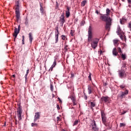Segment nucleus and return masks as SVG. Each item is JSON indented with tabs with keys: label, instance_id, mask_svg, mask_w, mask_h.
<instances>
[{
	"label": "nucleus",
	"instance_id": "obj_1",
	"mask_svg": "<svg viewBox=\"0 0 131 131\" xmlns=\"http://www.w3.org/2000/svg\"><path fill=\"white\" fill-rule=\"evenodd\" d=\"M99 40L100 39L98 38H94L93 39V29L92 28V26H90L88 29V42H91V41H92L91 43L92 49H94V50L96 49L98 47V43H99Z\"/></svg>",
	"mask_w": 131,
	"mask_h": 131
},
{
	"label": "nucleus",
	"instance_id": "obj_2",
	"mask_svg": "<svg viewBox=\"0 0 131 131\" xmlns=\"http://www.w3.org/2000/svg\"><path fill=\"white\" fill-rule=\"evenodd\" d=\"M112 54L114 57L119 56L118 58H121L123 61L126 59V55L125 53L122 54V50L120 47L114 48L112 51Z\"/></svg>",
	"mask_w": 131,
	"mask_h": 131
},
{
	"label": "nucleus",
	"instance_id": "obj_3",
	"mask_svg": "<svg viewBox=\"0 0 131 131\" xmlns=\"http://www.w3.org/2000/svg\"><path fill=\"white\" fill-rule=\"evenodd\" d=\"M118 74L120 78H123V77L126 76V62H123L121 70L118 71Z\"/></svg>",
	"mask_w": 131,
	"mask_h": 131
},
{
	"label": "nucleus",
	"instance_id": "obj_4",
	"mask_svg": "<svg viewBox=\"0 0 131 131\" xmlns=\"http://www.w3.org/2000/svg\"><path fill=\"white\" fill-rule=\"evenodd\" d=\"M15 14L16 21L19 22V20H20V3L19 1H15Z\"/></svg>",
	"mask_w": 131,
	"mask_h": 131
},
{
	"label": "nucleus",
	"instance_id": "obj_5",
	"mask_svg": "<svg viewBox=\"0 0 131 131\" xmlns=\"http://www.w3.org/2000/svg\"><path fill=\"white\" fill-rule=\"evenodd\" d=\"M23 112V110L21 108V106H19L17 108V118L20 121V120H22V113Z\"/></svg>",
	"mask_w": 131,
	"mask_h": 131
},
{
	"label": "nucleus",
	"instance_id": "obj_6",
	"mask_svg": "<svg viewBox=\"0 0 131 131\" xmlns=\"http://www.w3.org/2000/svg\"><path fill=\"white\" fill-rule=\"evenodd\" d=\"M100 112L102 123L103 124H106V123L107 122V117H106V114L103 110H101Z\"/></svg>",
	"mask_w": 131,
	"mask_h": 131
},
{
	"label": "nucleus",
	"instance_id": "obj_7",
	"mask_svg": "<svg viewBox=\"0 0 131 131\" xmlns=\"http://www.w3.org/2000/svg\"><path fill=\"white\" fill-rule=\"evenodd\" d=\"M90 127L91 128V131L98 130V126H97V124H96V121H95V120H93L91 121Z\"/></svg>",
	"mask_w": 131,
	"mask_h": 131
},
{
	"label": "nucleus",
	"instance_id": "obj_8",
	"mask_svg": "<svg viewBox=\"0 0 131 131\" xmlns=\"http://www.w3.org/2000/svg\"><path fill=\"white\" fill-rule=\"evenodd\" d=\"M100 19H101L102 21H104V22H107L108 21H112V19H111V17H110V16H108V15L106 14L101 15Z\"/></svg>",
	"mask_w": 131,
	"mask_h": 131
},
{
	"label": "nucleus",
	"instance_id": "obj_9",
	"mask_svg": "<svg viewBox=\"0 0 131 131\" xmlns=\"http://www.w3.org/2000/svg\"><path fill=\"white\" fill-rule=\"evenodd\" d=\"M69 99H71L73 102V106H75V105L77 104V101H76V97H75V95L74 94H72L71 95L69 96Z\"/></svg>",
	"mask_w": 131,
	"mask_h": 131
},
{
	"label": "nucleus",
	"instance_id": "obj_10",
	"mask_svg": "<svg viewBox=\"0 0 131 131\" xmlns=\"http://www.w3.org/2000/svg\"><path fill=\"white\" fill-rule=\"evenodd\" d=\"M101 100L102 102L104 103L105 104L110 103V98L108 96H102Z\"/></svg>",
	"mask_w": 131,
	"mask_h": 131
},
{
	"label": "nucleus",
	"instance_id": "obj_11",
	"mask_svg": "<svg viewBox=\"0 0 131 131\" xmlns=\"http://www.w3.org/2000/svg\"><path fill=\"white\" fill-rule=\"evenodd\" d=\"M126 95H128V90H125L124 92H121V94H119L118 97V98H121V99H122L123 98H125Z\"/></svg>",
	"mask_w": 131,
	"mask_h": 131
},
{
	"label": "nucleus",
	"instance_id": "obj_12",
	"mask_svg": "<svg viewBox=\"0 0 131 131\" xmlns=\"http://www.w3.org/2000/svg\"><path fill=\"white\" fill-rule=\"evenodd\" d=\"M59 22L61 26H63V25H64V23L65 22V17L64 16V13H62L60 15L59 17Z\"/></svg>",
	"mask_w": 131,
	"mask_h": 131
},
{
	"label": "nucleus",
	"instance_id": "obj_13",
	"mask_svg": "<svg viewBox=\"0 0 131 131\" xmlns=\"http://www.w3.org/2000/svg\"><path fill=\"white\" fill-rule=\"evenodd\" d=\"M19 32H20V26H18V29L15 28L14 29V32L13 34V36H14L15 38L18 36V34H19Z\"/></svg>",
	"mask_w": 131,
	"mask_h": 131
},
{
	"label": "nucleus",
	"instance_id": "obj_14",
	"mask_svg": "<svg viewBox=\"0 0 131 131\" xmlns=\"http://www.w3.org/2000/svg\"><path fill=\"white\" fill-rule=\"evenodd\" d=\"M88 91L89 95H91V94H94V88H93L91 85H88Z\"/></svg>",
	"mask_w": 131,
	"mask_h": 131
},
{
	"label": "nucleus",
	"instance_id": "obj_15",
	"mask_svg": "<svg viewBox=\"0 0 131 131\" xmlns=\"http://www.w3.org/2000/svg\"><path fill=\"white\" fill-rule=\"evenodd\" d=\"M40 118V114L39 113H36L34 118V122H36V121L38 120Z\"/></svg>",
	"mask_w": 131,
	"mask_h": 131
},
{
	"label": "nucleus",
	"instance_id": "obj_16",
	"mask_svg": "<svg viewBox=\"0 0 131 131\" xmlns=\"http://www.w3.org/2000/svg\"><path fill=\"white\" fill-rule=\"evenodd\" d=\"M111 26V21H106L105 29L106 30H110V27Z\"/></svg>",
	"mask_w": 131,
	"mask_h": 131
},
{
	"label": "nucleus",
	"instance_id": "obj_17",
	"mask_svg": "<svg viewBox=\"0 0 131 131\" xmlns=\"http://www.w3.org/2000/svg\"><path fill=\"white\" fill-rule=\"evenodd\" d=\"M70 7H67V10L66 11V18H69L70 16Z\"/></svg>",
	"mask_w": 131,
	"mask_h": 131
},
{
	"label": "nucleus",
	"instance_id": "obj_18",
	"mask_svg": "<svg viewBox=\"0 0 131 131\" xmlns=\"http://www.w3.org/2000/svg\"><path fill=\"white\" fill-rule=\"evenodd\" d=\"M117 34L119 35V34H121L122 33V31H121V29H120V27L119 26L117 27V30L116 31Z\"/></svg>",
	"mask_w": 131,
	"mask_h": 131
},
{
	"label": "nucleus",
	"instance_id": "obj_19",
	"mask_svg": "<svg viewBox=\"0 0 131 131\" xmlns=\"http://www.w3.org/2000/svg\"><path fill=\"white\" fill-rule=\"evenodd\" d=\"M29 38L30 40V43H32V40H33V37H32V33H29Z\"/></svg>",
	"mask_w": 131,
	"mask_h": 131
},
{
	"label": "nucleus",
	"instance_id": "obj_20",
	"mask_svg": "<svg viewBox=\"0 0 131 131\" xmlns=\"http://www.w3.org/2000/svg\"><path fill=\"white\" fill-rule=\"evenodd\" d=\"M118 41H119L118 39L113 40V43L115 47H118Z\"/></svg>",
	"mask_w": 131,
	"mask_h": 131
},
{
	"label": "nucleus",
	"instance_id": "obj_21",
	"mask_svg": "<svg viewBox=\"0 0 131 131\" xmlns=\"http://www.w3.org/2000/svg\"><path fill=\"white\" fill-rule=\"evenodd\" d=\"M110 13H111V10L109 8L106 9V14L107 16H110Z\"/></svg>",
	"mask_w": 131,
	"mask_h": 131
},
{
	"label": "nucleus",
	"instance_id": "obj_22",
	"mask_svg": "<svg viewBox=\"0 0 131 131\" xmlns=\"http://www.w3.org/2000/svg\"><path fill=\"white\" fill-rule=\"evenodd\" d=\"M90 104H91V108L93 110V108H94V107H96V103H95L94 102H91Z\"/></svg>",
	"mask_w": 131,
	"mask_h": 131
},
{
	"label": "nucleus",
	"instance_id": "obj_23",
	"mask_svg": "<svg viewBox=\"0 0 131 131\" xmlns=\"http://www.w3.org/2000/svg\"><path fill=\"white\" fill-rule=\"evenodd\" d=\"M29 73V69L27 70L26 74L25 76V78L26 81L27 80V76H28Z\"/></svg>",
	"mask_w": 131,
	"mask_h": 131
},
{
	"label": "nucleus",
	"instance_id": "obj_24",
	"mask_svg": "<svg viewBox=\"0 0 131 131\" xmlns=\"http://www.w3.org/2000/svg\"><path fill=\"white\" fill-rule=\"evenodd\" d=\"M55 35H59V27H55Z\"/></svg>",
	"mask_w": 131,
	"mask_h": 131
},
{
	"label": "nucleus",
	"instance_id": "obj_25",
	"mask_svg": "<svg viewBox=\"0 0 131 131\" xmlns=\"http://www.w3.org/2000/svg\"><path fill=\"white\" fill-rule=\"evenodd\" d=\"M56 65H57V59H55L54 62H53V64L52 65V67H54L55 68V67H56Z\"/></svg>",
	"mask_w": 131,
	"mask_h": 131
},
{
	"label": "nucleus",
	"instance_id": "obj_26",
	"mask_svg": "<svg viewBox=\"0 0 131 131\" xmlns=\"http://www.w3.org/2000/svg\"><path fill=\"white\" fill-rule=\"evenodd\" d=\"M40 12L42 14V13H43V12H45V10L43 9V8L42 7V6H41V5L40 4Z\"/></svg>",
	"mask_w": 131,
	"mask_h": 131
},
{
	"label": "nucleus",
	"instance_id": "obj_27",
	"mask_svg": "<svg viewBox=\"0 0 131 131\" xmlns=\"http://www.w3.org/2000/svg\"><path fill=\"white\" fill-rule=\"evenodd\" d=\"M75 33V30H71L70 34L71 36H73L74 34Z\"/></svg>",
	"mask_w": 131,
	"mask_h": 131
},
{
	"label": "nucleus",
	"instance_id": "obj_28",
	"mask_svg": "<svg viewBox=\"0 0 131 131\" xmlns=\"http://www.w3.org/2000/svg\"><path fill=\"white\" fill-rule=\"evenodd\" d=\"M55 43H57L58 42V38H59V35H55Z\"/></svg>",
	"mask_w": 131,
	"mask_h": 131
},
{
	"label": "nucleus",
	"instance_id": "obj_29",
	"mask_svg": "<svg viewBox=\"0 0 131 131\" xmlns=\"http://www.w3.org/2000/svg\"><path fill=\"white\" fill-rule=\"evenodd\" d=\"M105 126L107 127V128H109L110 129L111 128V125H110V123H105V124H104Z\"/></svg>",
	"mask_w": 131,
	"mask_h": 131
},
{
	"label": "nucleus",
	"instance_id": "obj_30",
	"mask_svg": "<svg viewBox=\"0 0 131 131\" xmlns=\"http://www.w3.org/2000/svg\"><path fill=\"white\" fill-rule=\"evenodd\" d=\"M78 124V120H75L74 122V123L73 124V126H75V125H77Z\"/></svg>",
	"mask_w": 131,
	"mask_h": 131
},
{
	"label": "nucleus",
	"instance_id": "obj_31",
	"mask_svg": "<svg viewBox=\"0 0 131 131\" xmlns=\"http://www.w3.org/2000/svg\"><path fill=\"white\" fill-rule=\"evenodd\" d=\"M85 4H86V1H83L81 2V6L82 7H84L85 6Z\"/></svg>",
	"mask_w": 131,
	"mask_h": 131
},
{
	"label": "nucleus",
	"instance_id": "obj_32",
	"mask_svg": "<svg viewBox=\"0 0 131 131\" xmlns=\"http://www.w3.org/2000/svg\"><path fill=\"white\" fill-rule=\"evenodd\" d=\"M119 86L120 89H121L122 90H125V85L122 84V85H120Z\"/></svg>",
	"mask_w": 131,
	"mask_h": 131
},
{
	"label": "nucleus",
	"instance_id": "obj_33",
	"mask_svg": "<svg viewBox=\"0 0 131 131\" xmlns=\"http://www.w3.org/2000/svg\"><path fill=\"white\" fill-rule=\"evenodd\" d=\"M124 126H125V123H120V126H119L120 127H122Z\"/></svg>",
	"mask_w": 131,
	"mask_h": 131
},
{
	"label": "nucleus",
	"instance_id": "obj_34",
	"mask_svg": "<svg viewBox=\"0 0 131 131\" xmlns=\"http://www.w3.org/2000/svg\"><path fill=\"white\" fill-rule=\"evenodd\" d=\"M88 79L92 81V74L90 73L89 76H88Z\"/></svg>",
	"mask_w": 131,
	"mask_h": 131
},
{
	"label": "nucleus",
	"instance_id": "obj_35",
	"mask_svg": "<svg viewBox=\"0 0 131 131\" xmlns=\"http://www.w3.org/2000/svg\"><path fill=\"white\" fill-rule=\"evenodd\" d=\"M25 25H28V19L27 18L25 19Z\"/></svg>",
	"mask_w": 131,
	"mask_h": 131
},
{
	"label": "nucleus",
	"instance_id": "obj_36",
	"mask_svg": "<svg viewBox=\"0 0 131 131\" xmlns=\"http://www.w3.org/2000/svg\"><path fill=\"white\" fill-rule=\"evenodd\" d=\"M119 35H120V37L121 39L123 40V35L122 34V33L121 34H119Z\"/></svg>",
	"mask_w": 131,
	"mask_h": 131
},
{
	"label": "nucleus",
	"instance_id": "obj_37",
	"mask_svg": "<svg viewBox=\"0 0 131 131\" xmlns=\"http://www.w3.org/2000/svg\"><path fill=\"white\" fill-rule=\"evenodd\" d=\"M61 39H62V40H65V39H66V36H65V35H61Z\"/></svg>",
	"mask_w": 131,
	"mask_h": 131
},
{
	"label": "nucleus",
	"instance_id": "obj_38",
	"mask_svg": "<svg viewBox=\"0 0 131 131\" xmlns=\"http://www.w3.org/2000/svg\"><path fill=\"white\" fill-rule=\"evenodd\" d=\"M84 23H85L84 20L81 21V23H80V26H83V25H84Z\"/></svg>",
	"mask_w": 131,
	"mask_h": 131
},
{
	"label": "nucleus",
	"instance_id": "obj_39",
	"mask_svg": "<svg viewBox=\"0 0 131 131\" xmlns=\"http://www.w3.org/2000/svg\"><path fill=\"white\" fill-rule=\"evenodd\" d=\"M128 27L129 28L130 31H131V21L128 23Z\"/></svg>",
	"mask_w": 131,
	"mask_h": 131
},
{
	"label": "nucleus",
	"instance_id": "obj_40",
	"mask_svg": "<svg viewBox=\"0 0 131 131\" xmlns=\"http://www.w3.org/2000/svg\"><path fill=\"white\" fill-rule=\"evenodd\" d=\"M50 90L52 92H53V91H54V87L53 86V85H52V84L50 85Z\"/></svg>",
	"mask_w": 131,
	"mask_h": 131
},
{
	"label": "nucleus",
	"instance_id": "obj_41",
	"mask_svg": "<svg viewBox=\"0 0 131 131\" xmlns=\"http://www.w3.org/2000/svg\"><path fill=\"white\" fill-rule=\"evenodd\" d=\"M22 38H23V39H22V43H23V45H24V39L25 38V37L24 36V35H23L22 36Z\"/></svg>",
	"mask_w": 131,
	"mask_h": 131
},
{
	"label": "nucleus",
	"instance_id": "obj_42",
	"mask_svg": "<svg viewBox=\"0 0 131 131\" xmlns=\"http://www.w3.org/2000/svg\"><path fill=\"white\" fill-rule=\"evenodd\" d=\"M31 126H37V124L32 123Z\"/></svg>",
	"mask_w": 131,
	"mask_h": 131
},
{
	"label": "nucleus",
	"instance_id": "obj_43",
	"mask_svg": "<svg viewBox=\"0 0 131 131\" xmlns=\"http://www.w3.org/2000/svg\"><path fill=\"white\" fill-rule=\"evenodd\" d=\"M84 99L85 100H88V96H86V95L85 94V93H84Z\"/></svg>",
	"mask_w": 131,
	"mask_h": 131
},
{
	"label": "nucleus",
	"instance_id": "obj_44",
	"mask_svg": "<svg viewBox=\"0 0 131 131\" xmlns=\"http://www.w3.org/2000/svg\"><path fill=\"white\" fill-rule=\"evenodd\" d=\"M64 49H65V50H66V51H68V46L66 45L64 47Z\"/></svg>",
	"mask_w": 131,
	"mask_h": 131
},
{
	"label": "nucleus",
	"instance_id": "obj_45",
	"mask_svg": "<svg viewBox=\"0 0 131 131\" xmlns=\"http://www.w3.org/2000/svg\"><path fill=\"white\" fill-rule=\"evenodd\" d=\"M102 53H103V51H102L101 50H100V51H98V53L100 55H102Z\"/></svg>",
	"mask_w": 131,
	"mask_h": 131
},
{
	"label": "nucleus",
	"instance_id": "obj_46",
	"mask_svg": "<svg viewBox=\"0 0 131 131\" xmlns=\"http://www.w3.org/2000/svg\"><path fill=\"white\" fill-rule=\"evenodd\" d=\"M11 77H12V78L15 79L16 78V75H15V74L12 75L11 76Z\"/></svg>",
	"mask_w": 131,
	"mask_h": 131
},
{
	"label": "nucleus",
	"instance_id": "obj_47",
	"mask_svg": "<svg viewBox=\"0 0 131 131\" xmlns=\"http://www.w3.org/2000/svg\"><path fill=\"white\" fill-rule=\"evenodd\" d=\"M56 107L58 110H60V106H59V104L56 105Z\"/></svg>",
	"mask_w": 131,
	"mask_h": 131
},
{
	"label": "nucleus",
	"instance_id": "obj_48",
	"mask_svg": "<svg viewBox=\"0 0 131 131\" xmlns=\"http://www.w3.org/2000/svg\"><path fill=\"white\" fill-rule=\"evenodd\" d=\"M61 120V119L59 117H57V121H60Z\"/></svg>",
	"mask_w": 131,
	"mask_h": 131
},
{
	"label": "nucleus",
	"instance_id": "obj_49",
	"mask_svg": "<svg viewBox=\"0 0 131 131\" xmlns=\"http://www.w3.org/2000/svg\"><path fill=\"white\" fill-rule=\"evenodd\" d=\"M57 99L59 103H62V100H61V99H60V98L58 97Z\"/></svg>",
	"mask_w": 131,
	"mask_h": 131
},
{
	"label": "nucleus",
	"instance_id": "obj_50",
	"mask_svg": "<svg viewBox=\"0 0 131 131\" xmlns=\"http://www.w3.org/2000/svg\"><path fill=\"white\" fill-rule=\"evenodd\" d=\"M122 45L123 46L124 48H126V45L125 44V43H122Z\"/></svg>",
	"mask_w": 131,
	"mask_h": 131
},
{
	"label": "nucleus",
	"instance_id": "obj_51",
	"mask_svg": "<svg viewBox=\"0 0 131 131\" xmlns=\"http://www.w3.org/2000/svg\"><path fill=\"white\" fill-rule=\"evenodd\" d=\"M74 77V74L72 73V74H71V78H73Z\"/></svg>",
	"mask_w": 131,
	"mask_h": 131
},
{
	"label": "nucleus",
	"instance_id": "obj_52",
	"mask_svg": "<svg viewBox=\"0 0 131 131\" xmlns=\"http://www.w3.org/2000/svg\"><path fill=\"white\" fill-rule=\"evenodd\" d=\"M53 68H54L52 66H51V67L50 68L49 70H51V71H53Z\"/></svg>",
	"mask_w": 131,
	"mask_h": 131
},
{
	"label": "nucleus",
	"instance_id": "obj_53",
	"mask_svg": "<svg viewBox=\"0 0 131 131\" xmlns=\"http://www.w3.org/2000/svg\"><path fill=\"white\" fill-rule=\"evenodd\" d=\"M92 84L93 85V86H94V88H96V84H95V83H94L93 81H92Z\"/></svg>",
	"mask_w": 131,
	"mask_h": 131
},
{
	"label": "nucleus",
	"instance_id": "obj_54",
	"mask_svg": "<svg viewBox=\"0 0 131 131\" xmlns=\"http://www.w3.org/2000/svg\"><path fill=\"white\" fill-rule=\"evenodd\" d=\"M125 113H126V112H125V111H124V112H123L122 113V115H124Z\"/></svg>",
	"mask_w": 131,
	"mask_h": 131
},
{
	"label": "nucleus",
	"instance_id": "obj_55",
	"mask_svg": "<svg viewBox=\"0 0 131 131\" xmlns=\"http://www.w3.org/2000/svg\"><path fill=\"white\" fill-rule=\"evenodd\" d=\"M128 4H131V0H127Z\"/></svg>",
	"mask_w": 131,
	"mask_h": 131
},
{
	"label": "nucleus",
	"instance_id": "obj_56",
	"mask_svg": "<svg viewBox=\"0 0 131 131\" xmlns=\"http://www.w3.org/2000/svg\"><path fill=\"white\" fill-rule=\"evenodd\" d=\"M95 13H96V14H99V11H98V10H96L95 11Z\"/></svg>",
	"mask_w": 131,
	"mask_h": 131
},
{
	"label": "nucleus",
	"instance_id": "obj_57",
	"mask_svg": "<svg viewBox=\"0 0 131 131\" xmlns=\"http://www.w3.org/2000/svg\"><path fill=\"white\" fill-rule=\"evenodd\" d=\"M15 40H16V38H15L14 37V41H15Z\"/></svg>",
	"mask_w": 131,
	"mask_h": 131
},
{
	"label": "nucleus",
	"instance_id": "obj_58",
	"mask_svg": "<svg viewBox=\"0 0 131 131\" xmlns=\"http://www.w3.org/2000/svg\"><path fill=\"white\" fill-rule=\"evenodd\" d=\"M121 1L122 2H125V0H121Z\"/></svg>",
	"mask_w": 131,
	"mask_h": 131
},
{
	"label": "nucleus",
	"instance_id": "obj_59",
	"mask_svg": "<svg viewBox=\"0 0 131 131\" xmlns=\"http://www.w3.org/2000/svg\"><path fill=\"white\" fill-rule=\"evenodd\" d=\"M61 131H66V130H65V129H62L61 130Z\"/></svg>",
	"mask_w": 131,
	"mask_h": 131
},
{
	"label": "nucleus",
	"instance_id": "obj_60",
	"mask_svg": "<svg viewBox=\"0 0 131 131\" xmlns=\"http://www.w3.org/2000/svg\"><path fill=\"white\" fill-rule=\"evenodd\" d=\"M12 80H13V81H15V79H12Z\"/></svg>",
	"mask_w": 131,
	"mask_h": 131
},
{
	"label": "nucleus",
	"instance_id": "obj_61",
	"mask_svg": "<svg viewBox=\"0 0 131 131\" xmlns=\"http://www.w3.org/2000/svg\"><path fill=\"white\" fill-rule=\"evenodd\" d=\"M72 109H74V107H72Z\"/></svg>",
	"mask_w": 131,
	"mask_h": 131
},
{
	"label": "nucleus",
	"instance_id": "obj_62",
	"mask_svg": "<svg viewBox=\"0 0 131 131\" xmlns=\"http://www.w3.org/2000/svg\"><path fill=\"white\" fill-rule=\"evenodd\" d=\"M15 124H17V122H15Z\"/></svg>",
	"mask_w": 131,
	"mask_h": 131
},
{
	"label": "nucleus",
	"instance_id": "obj_63",
	"mask_svg": "<svg viewBox=\"0 0 131 131\" xmlns=\"http://www.w3.org/2000/svg\"><path fill=\"white\" fill-rule=\"evenodd\" d=\"M76 21H77V19H76Z\"/></svg>",
	"mask_w": 131,
	"mask_h": 131
}]
</instances>
